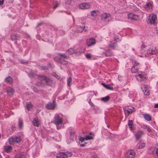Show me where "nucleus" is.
Returning a JSON list of instances; mask_svg holds the SVG:
<instances>
[{"mask_svg": "<svg viewBox=\"0 0 158 158\" xmlns=\"http://www.w3.org/2000/svg\"><path fill=\"white\" fill-rule=\"evenodd\" d=\"M147 52L148 54L153 55L157 53L158 52V51L156 48H153L148 50Z\"/></svg>", "mask_w": 158, "mask_h": 158, "instance_id": "f3484780", "label": "nucleus"}, {"mask_svg": "<svg viewBox=\"0 0 158 158\" xmlns=\"http://www.w3.org/2000/svg\"><path fill=\"white\" fill-rule=\"evenodd\" d=\"M128 16L129 18L135 20H137L138 18V16L137 15H134L133 13L128 14Z\"/></svg>", "mask_w": 158, "mask_h": 158, "instance_id": "6ab92c4d", "label": "nucleus"}, {"mask_svg": "<svg viewBox=\"0 0 158 158\" xmlns=\"http://www.w3.org/2000/svg\"><path fill=\"white\" fill-rule=\"evenodd\" d=\"M94 158H99V157L97 156H95V157H94Z\"/></svg>", "mask_w": 158, "mask_h": 158, "instance_id": "bf43d9fd", "label": "nucleus"}, {"mask_svg": "<svg viewBox=\"0 0 158 158\" xmlns=\"http://www.w3.org/2000/svg\"><path fill=\"white\" fill-rule=\"evenodd\" d=\"M106 50L103 48H101L99 52L100 54L102 55H105V56Z\"/></svg>", "mask_w": 158, "mask_h": 158, "instance_id": "4c0bfd02", "label": "nucleus"}, {"mask_svg": "<svg viewBox=\"0 0 158 158\" xmlns=\"http://www.w3.org/2000/svg\"><path fill=\"white\" fill-rule=\"evenodd\" d=\"M6 93L9 96H12L15 92L14 89L11 87H7L6 88Z\"/></svg>", "mask_w": 158, "mask_h": 158, "instance_id": "2eb2a0df", "label": "nucleus"}, {"mask_svg": "<svg viewBox=\"0 0 158 158\" xmlns=\"http://www.w3.org/2000/svg\"><path fill=\"white\" fill-rule=\"evenodd\" d=\"M132 120H129L128 123V125L131 130H132Z\"/></svg>", "mask_w": 158, "mask_h": 158, "instance_id": "ea45409f", "label": "nucleus"}, {"mask_svg": "<svg viewBox=\"0 0 158 158\" xmlns=\"http://www.w3.org/2000/svg\"><path fill=\"white\" fill-rule=\"evenodd\" d=\"M156 153L158 156V148L156 149Z\"/></svg>", "mask_w": 158, "mask_h": 158, "instance_id": "4d7b16f0", "label": "nucleus"}, {"mask_svg": "<svg viewBox=\"0 0 158 158\" xmlns=\"http://www.w3.org/2000/svg\"><path fill=\"white\" fill-rule=\"evenodd\" d=\"M141 88L143 92H144V94L147 96L149 94V90L148 89L147 85L144 84H142L141 86Z\"/></svg>", "mask_w": 158, "mask_h": 158, "instance_id": "9d476101", "label": "nucleus"}, {"mask_svg": "<svg viewBox=\"0 0 158 158\" xmlns=\"http://www.w3.org/2000/svg\"><path fill=\"white\" fill-rule=\"evenodd\" d=\"M154 107L155 108H158V103L155 104Z\"/></svg>", "mask_w": 158, "mask_h": 158, "instance_id": "5fc2aeb1", "label": "nucleus"}, {"mask_svg": "<svg viewBox=\"0 0 158 158\" xmlns=\"http://www.w3.org/2000/svg\"><path fill=\"white\" fill-rule=\"evenodd\" d=\"M109 99H110V97L109 96H107L105 97L102 98L101 99V100L102 101H104V102H106L107 101H108Z\"/></svg>", "mask_w": 158, "mask_h": 158, "instance_id": "58836bf2", "label": "nucleus"}, {"mask_svg": "<svg viewBox=\"0 0 158 158\" xmlns=\"http://www.w3.org/2000/svg\"><path fill=\"white\" fill-rule=\"evenodd\" d=\"M67 52L69 55H71L75 52V50L73 48H70L67 51Z\"/></svg>", "mask_w": 158, "mask_h": 158, "instance_id": "e433bc0d", "label": "nucleus"}, {"mask_svg": "<svg viewBox=\"0 0 158 158\" xmlns=\"http://www.w3.org/2000/svg\"><path fill=\"white\" fill-rule=\"evenodd\" d=\"M19 37V35H17L16 34H14L11 36V40H14L15 39H18Z\"/></svg>", "mask_w": 158, "mask_h": 158, "instance_id": "473e14b6", "label": "nucleus"}, {"mask_svg": "<svg viewBox=\"0 0 158 158\" xmlns=\"http://www.w3.org/2000/svg\"><path fill=\"white\" fill-rule=\"evenodd\" d=\"M54 75L55 76V77H56L59 79L60 78V77H59L58 75H57L55 73L54 74Z\"/></svg>", "mask_w": 158, "mask_h": 158, "instance_id": "864d4df0", "label": "nucleus"}, {"mask_svg": "<svg viewBox=\"0 0 158 158\" xmlns=\"http://www.w3.org/2000/svg\"><path fill=\"white\" fill-rule=\"evenodd\" d=\"M5 81L7 83L11 84L12 82L13 79L10 76H8L5 79Z\"/></svg>", "mask_w": 158, "mask_h": 158, "instance_id": "b1692460", "label": "nucleus"}, {"mask_svg": "<svg viewBox=\"0 0 158 158\" xmlns=\"http://www.w3.org/2000/svg\"><path fill=\"white\" fill-rule=\"evenodd\" d=\"M16 158H24L25 156L22 154L20 153L19 154H18L16 156Z\"/></svg>", "mask_w": 158, "mask_h": 158, "instance_id": "37998d69", "label": "nucleus"}, {"mask_svg": "<svg viewBox=\"0 0 158 158\" xmlns=\"http://www.w3.org/2000/svg\"><path fill=\"white\" fill-rule=\"evenodd\" d=\"M19 127V128L21 129L23 126V121L21 119H19L18 123Z\"/></svg>", "mask_w": 158, "mask_h": 158, "instance_id": "7c9ffc66", "label": "nucleus"}, {"mask_svg": "<svg viewBox=\"0 0 158 158\" xmlns=\"http://www.w3.org/2000/svg\"><path fill=\"white\" fill-rule=\"evenodd\" d=\"M4 0H0V5H2L3 3Z\"/></svg>", "mask_w": 158, "mask_h": 158, "instance_id": "603ef678", "label": "nucleus"}, {"mask_svg": "<svg viewBox=\"0 0 158 158\" xmlns=\"http://www.w3.org/2000/svg\"><path fill=\"white\" fill-rule=\"evenodd\" d=\"M21 63L22 64H26L27 63V61L25 60H21Z\"/></svg>", "mask_w": 158, "mask_h": 158, "instance_id": "8fccbe9b", "label": "nucleus"}, {"mask_svg": "<svg viewBox=\"0 0 158 158\" xmlns=\"http://www.w3.org/2000/svg\"><path fill=\"white\" fill-rule=\"evenodd\" d=\"M14 138L15 139V142L19 143L21 141V139H20V137H14Z\"/></svg>", "mask_w": 158, "mask_h": 158, "instance_id": "79ce46f5", "label": "nucleus"}, {"mask_svg": "<svg viewBox=\"0 0 158 158\" xmlns=\"http://www.w3.org/2000/svg\"><path fill=\"white\" fill-rule=\"evenodd\" d=\"M33 125L36 127H38L40 124V123L37 118H34L32 122Z\"/></svg>", "mask_w": 158, "mask_h": 158, "instance_id": "4be33fe9", "label": "nucleus"}, {"mask_svg": "<svg viewBox=\"0 0 158 158\" xmlns=\"http://www.w3.org/2000/svg\"><path fill=\"white\" fill-rule=\"evenodd\" d=\"M53 122L56 125L57 129L60 128L62 123V118L60 117L58 114H55L54 117V120Z\"/></svg>", "mask_w": 158, "mask_h": 158, "instance_id": "f03ea898", "label": "nucleus"}, {"mask_svg": "<svg viewBox=\"0 0 158 158\" xmlns=\"http://www.w3.org/2000/svg\"><path fill=\"white\" fill-rule=\"evenodd\" d=\"M58 55L60 57H56L54 58L55 60L64 65L68 64V62L65 60L68 58L67 56L61 53L59 54Z\"/></svg>", "mask_w": 158, "mask_h": 158, "instance_id": "f257e3e1", "label": "nucleus"}, {"mask_svg": "<svg viewBox=\"0 0 158 158\" xmlns=\"http://www.w3.org/2000/svg\"><path fill=\"white\" fill-rule=\"evenodd\" d=\"M144 7L147 10L150 11L152 10V4L150 2H148L144 6Z\"/></svg>", "mask_w": 158, "mask_h": 158, "instance_id": "4468645a", "label": "nucleus"}, {"mask_svg": "<svg viewBox=\"0 0 158 158\" xmlns=\"http://www.w3.org/2000/svg\"><path fill=\"white\" fill-rule=\"evenodd\" d=\"M145 146V143L142 141L139 142L137 144V147L138 149H141Z\"/></svg>", "mask_w": 158, "mask_h": 158, "instance_id": "412c9836", "label": "nucleus"}, {"mask_svg": "<svg viewBox=\"0 0 158 158\" xmlns=\"http://www.w3.org/2000/svg\"><path fill=\"white\" fill-rule=\"evenodd\" d=\"M112 53L110 50H108L106 51L105 56H111L112 55Z\"/></svg>", "mask_w": 158, "mask_h": 158, "instance_id": "2f4dec72", "label": "nucleus"}, {"mask_svg": "<svg viewBox=\"0 0 158 158\" xmlns=\"http://www.w3.org/2000/svg\"><path fill=\"white\" fill-rule=\"evenodd\" d=\"M54 4H55V5H54L53 6V8L54 9H55L59 5V3L56 1L55 2Z\"/></svg>", "mask_w": 158, "mask_h": 158, "instance_id": "c03bdc74", "label": "nucleus"}, {"mask_svg": "<svg viewBox=\"0 0 158 158\" xmlns=\"http://www.w3.org/2000/svg\"><path fill=\"white\" fill-rule=\"evenodd\" d=\"M114 39L116 41H118L117 40H118V41H120V39L117 37H114Z\"/></svg>", "mask_w": 158, "mask_h": 158, "instance_id": "3c124183", "label": "nucleus"}, {"mask_svg": "<svg viewBox=\"0 0 158 158\" xmlns=\"http://www.w3.org/2000/svg\"><path fill=\"white\" fill-rule=\"evenodd\" d=\"M70 140L72 141L73 140V137L71 136V137H70L69 138Z\"/></svg>", "mask_w": 158, "mask_h": 158, "instance_id": "6e6d98bb", "label": "nucleus"}, {"mask_svg": "<svg viewBox=\"0 0 158 158\" xmlns=\"http://www.w3.org/2000/svg\"><path fill=\"white\" fill-rule=\"evenodd\" d=\"M157 19V16L153 13L150 14L148 16V23L151 24H155Z\"/></svg>", "mask_w": 158, "mask_h": 158, "instance_id": "39448f33", "label": "nucleus"}, {"mask_svg": "<svg viewBox=\"0 0 158 158\" xmlns=\"http://www.w3.org/2000/svg\"><path fill=\"white\" fill-rule=\"evenodd\" d=\"M15 139L13 137H11L10 138L8 139L9 143L10 144H12L13 143H15Z\"/></svg>", "mask_w": 158, "mask_h": 158, "instance_id": "f704fd0d", "label": "nucleus"}, {"mask_svg": "<svg viewBox=\"0 0 158 158\" xmlns=\"http://www.w3.org/2000/svg\"><path fill=\"white\" fill-rule=\"evenodd\" d=\"M72 0H66L65 3L67 4H69L71 3Z\"/></svg>", "mask_w": 158, "mask_h": 158, "instance_id": "49530a36", "label": "nucleus"}, {"mask_svg": "<svg viewBox=\"0 0 158 158\" xmlns=\"http://www.w3.org/2000/svg\"><path fill=\"white\" fill-rule=\"evenodd\" d=\"M67 85L69 86H71L72 84V77H69L67 78Z\"/></svg>", "mask_w": 158, "mask_h": 158, "instance_id": "72a5a7b5", "label": "nucleus"}, {"mask_svg": "<svg viewBox=\"0 0 158 158\" xmlns=\"http://www.w3.org/2000/svg\"><path fill=\"white\" fill-rule=\"evenodd\" d=\"M136 79L139 81H142L145 79L146 76L143 72L139 71L135 75Z\"/></svg>", "mask_w": 158, "mask_h": 158, "instance_id": "20e7f679", "label": "nucleus"}, {"mask_svg": "<svg viewBox=\"0 0 158 158\" xmlns=\"http://www.w3.org/2000/svg\"><path fill=\"white\" fill-rule=\"evenodd\" d=\"M135 153L133 151H129L127 154V158H134Z\"/></svg>", "mask_w": 158, "mask_h": 158, "instance_id": "a211bd4d", "label": "nucleus"}, {"mask_svg": "<svg viewBox=\"0 0 158 158\" xmlns=\"http://www.w3.org/2000/svg\"><path fill=\"white\" fill-rule=\"evenodd\" d=\"M91 5L89 3H83L79 4V7L81 9H86L90 8Z\"/></svg>", "mask_w": 158, "mask_h": 158, "instance_id": "6e6552de", "label": "nucleus"}, {"mask_svg": "<svg viewBox=\"0 0 158 158\" xmlns=\"http://www.w3.org/2000/svg\"><path fill=\"white\" fill-rule=\"evenodd\" d=\"M142 127L144 129H146L148 132H150L151 131L150 129L146 126L143 125Z\"/></svg>", "mask_w": 158, "mask_h": 158, "instance_id": "a19ab883", "label": "nucleus"}, {"mask_svg": "<svg viewBox=\"0 0 158 158\" xmlns=\"http://www.w3.org/2000/svg\"><path fill=\"white\" fill-rule=\"evenodd\" d=\"M134 64L131 69L132 73H135L138 72V70L139 67V64L136 61H134Z\"/></svg>", "mask_w": 158, "mask_h": 158, "instance_id": "423d86ee", "label": "nucleus"}, {"mask_svg": "<svg viewBox=\"0 0 158 158\" xmlns=\"http://www.w3.org/2000/svg\"><path fill=\"white\" fill-rule=\"evenodd\" d=\"M36 84L38 85H41V83H40L38 82Z\"/></svg>", "mask_w": 158, "mask_h": 158, "instance_id": "13d9d810", "label": "nucleus"}, {"mask_svg": "<svg viewBox=\"0 0 158 158\" xmlns=\"http://www.w3.org/2000/svg\"><path fill=\"white\" fill-rule=\"evenodd\" d=\"M143 117L144 119L147 121H150L151 120V118L150 115L148 114H143Z\"/></svg>", "mask_w": 158, "mask_h": 158, "instance_id": "cd10ccee", "label": "nucleus"}, {"mask_svg": "<svg viewBox=\"0 0 158 158\" xmlns=\"http://www.w3.org/2000/svg\"><path fill=\"white\" fill-rule=\"evenodd\" d=\"M99 13L98 10H93L91 11L90 14L93 17H96L98 15Z\"/></svg>", "mask_w": 158, "mask_h": 158, "instance_id": "aec40b11", "label": "nucleus"}, {"mask_svg": "<svg viewBox=\"0 0 158 158\" xmlns=\"http://www.w3.org/2000/svg\"><path fill=\"white\" fill-rule=\"evenodd\" d=\"M81 146H84V145L83 144H81Z\"/></svg>", "mask_w": 158, "mask_h": 158, "instance_id": "052dcab7", "label": "nucleus"}, {"mask_svg": "<svg viewBox=\"0 0 158 158\" xmlns=\"http://www.w3.org/2000/svg\"><path fill=\"white\" fill-rule=\"evenodd\" d=\"M85 28V26H79L77 27V31L78 32H81L83 30H84L85 32L87 30L86 29H84V28Z\"/></svg>", "mask_w": 158, "mask_h": 158, "instance_id": "bb28decb", "label": "nucleus"}, {"mask_svg": "<svg viewBox=\"0 0 158 158\" xmlns=\"http://www.w3.org/2000/svg\"><path fill=\"white\" fill-rule=\"evenodd\" d=\"M26 106L28 110H30L32 109V105L30 102H27L26 104Z\"/></svg>", "mask_w": 158, "mask_h": 158, "instance_id": "c756f323", "label": "nucleus"}, {"mask_svg": "<svg viewBox=\"0 0 158 158\" xmlns=\"http://www.w3.org/2000/svg\"><path fill=\"white\" fill-rule=\"evenodd\" d=\"M134 108L132 107L127 106L124 108V113L126 116H128L129 114L134 111Z\"/></svg>", "mask_w": 158, "mask_h": 158, "instance_id": "1a4fd4ad", "label": "nucleus"}, {"mask_svg": "<svg viewBox=\"0 0 158 158\" xmlns=\"http://www.w3.org/2000/svg\"><path fill=\"white\" fill-rule=\"evenodd\" d=\"M102 85L105 87L106 89L109 90H112L113 89L112 87L110 86V85L106 84H104L103 83H101Z\"/></svg>", "mask_w": 158, "mask_h": 158, "instance_id": "c85d7f7f", "label": "nucleus"}, {"mask_svg": "<svg viewBox=\"0 0 158 158\" xmlns=\"http://www.w3.org/2000/svg\"><path fill=\"white\" fill-rule=\"evenodd\" d=\"M93 136L92 135H86L84 137H81L79 139L80 141H81L82 143L84 140H88L91 139H93Z\"/></svg>", "mask_w": 158, "mask_h": 158, "instance_id": "f8f14e48", "label": "nucleus"}, {"mask_svg": "<svg viewBox=\"0 0 158 158\" xmlns=\"http://www.w3.org/2000/svg\"><path fill=\"white\" fill-rule=\"evenodd\" d=\"M95 43V40L94 38H90L87 39L86 41V44L88 47H90Z\"/></svg>", "mask_w": 158, "mask_h": 158, "instance_id": "ddd939ff", "label": "nucleus"}, {"mask_svg": "<svg viewBox=\"0 0 158 158\" xmlns=\"http://www.w3.org/2000/svg\"><path fill=\"white\" fill-rule=\"evenodd\" d=\"M41 69L47 71V70H48V69H47L46 67L43 66L41 68Z\"/></svg>", "mask_w": 158, "mask_h": 158, "instance_id": "de8ad7c7", "label": "nucleus"}, {"mask_svg": "<svg viewBox=\"0 0 158 158\" xmlns=\"http://www.w3.org/2000/svg\"><path fill=\"white\" fill-rule=\"evenodd\" d=\"M46 107L48 109H54L56 107V104L55 101L53 100L52 103L49 102L46 105Z\"/></svg>", "mask_w": 158, "mask_h": 158, "instance_id": "9b49d317", "label": "nucleus"}, {"mask_svg": "<svg viewBox=\"0 0 158 158\" xmlns=\"http://www.w3.org/2000/svg\"><path fill=\"white\" fill-rule=\"evenodd\" d=\"M109 46L110 48L114 49L117 47V43L116 42H114V43L111 42L110 43Z\"/></svg>", "mask_w": 158, "mask_h": 158, "instance_id": "5701e85b", "label": "nucleus"}, {"mask_svg": "<svg viewBox=\"0 0 158 158\" xmlns=\"http://www.w3.org/2000/svg\"><path fill=\"white\" fill-rule=\"evenodd\" d=\"M28 75L30 77H31L33 76L34 74L32 73H30Z\"/></svg>", "mask_w": 158, "mask_h": 158, "instance_id": "09e8293b", "label": "nucleus"}, {"mask_svg": "<svg viewBox=\"0 0 158 158\" xmlns=\"http://www.w3.org/2000/svg\"><path fill=\"white\" fill-rule=\"evenodd\" d=\"M11 150L12 147L10 146H6L5 147L4 151L7 153L10 152Z\"/></svg>", "mask_w": 158, "mask_h": 158, "instance_id": "a878e982", "label": "nucleus"}, {"mask_svg": "<svg viewBox=\"0 0 158 158\" xmlns=\"http://www.w3.org/2000/svg\"><path fill=\"white\" fill-rule=\"evenodd\" d=\"M144 134V132L141 131H138V132L136 133L135 135L136 140H139Z\"/></svg>", "mask_w": 158, "mask_h": 158, "instance_id": "dca6fc26", "label": "nucleus"}, {"mask_svg": "<svg viewBox=\"0 0 158 158\" xmlns=\"http://www.w3.org/2000/svg\"><path fill=\"white\" fill-rule=\"evenodd\" d=\"M72 155L71 152H60L56 156L57 158H67L68 156H71Z\"/></svg>", "mask_w": 158, "mask_h": 158, "instance_id": "7ed1b4c3", "label": "nucleus"}, {"mask_svg": "<svg viewBox=\"0 0 158 158\" xmlns=\"http://www.w3.org/2000/svg\"><path fill=\"white\" fill-rule=\"evenodd\" d=\"M45 82L46 84L48 85H52L53 84L52 81L51 80L47 78V77L45 80Z\"/></svg>", "mask_w": 158, "mask_h": 158, "instance_id": "393cba45", "label": "nucleus"}, {"mask_svg": "<svg viewBox=\"0 0 158 158\" xmlns=\"http://www.w3.org/2000/svg\"><path fill=\"white\" fill-rule=\"evenodd\" d=\"M101 18L102 21L109 22L110 19V16L109 13H104L101 15Z\"/></svg>", "mask_w": 158, "mask_h": 158, "instance_id": "0eeeda50", "label": "nucleus"}, {"mask_svg": "<svg viewBox=\"0 0 158 158\" xmlns=\"http://www.w3.org/2000/svg\"><path fill=\"white\" fill-rule=\"evenodd\" d=\"M86 57L88 59H90L91 57V55L90 54H86L85 55Z\"/></svg>", "mask_w": 158, "mask_h": 158, "instance_id": "a18cd8bd", "label": "nucleus"}, {"mask_svg": "<svg viewBox=\"0 0 158 158\" xmlns=\"http://www.w3.org/2000/svg\"><path fill=\"white\" fill-rule=\"evenodd\" d=\"M47 77L43 75H40L38 77V79L40 81L44 80L45 81Z\"/></svg>", "mask_w": 158, "mask_h": 158, "instance_id": "c9c22d12", "label": "nucleus"}]
</instances>
